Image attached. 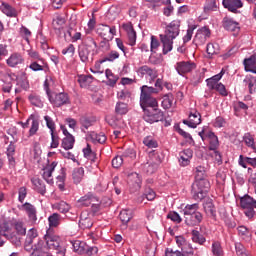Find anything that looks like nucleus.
Wrapping results in <instances>:
<instances>
[{
	"mask_svg": "<svg viewBox=\"0 0 256 256\" xmlns=\"http://www.w3.org/2000/svg\"><path fill=\"white\" fill-rule=\"evenodd\" d=\"M159 93V89L144 85L141 87L140 107L144 111L143 119L146 123H159L165 119V113L159 109L157 98L151 96Z\"/></svg>",
	"mask_w": 256,
	"mask_h": 256,
	"instance_id": "f257e3e1",
	"label": "nucleus"
},
{
	"mask_svg": "<svg viewBox=\"0 0 256 256\" xmlns=\"http://www.w3.org/2000/svg\"><path fill=\"white\" fill-rule=\"evenodd\" d=\"M181 21L173 20L170 22L163 34H160V40L163 44V54L167 55L170 51H173V40L179 37V33L181 31Z\"/></svg>",
	"mask_w": 256,
	"mask_h": 256,
	"instance_id": "f03ea898",
	"label": "nucleus"
},
{
	"mask_svg": "<svg viewBox=\"0 0 256 256\" xmlns=\"http://www.w3.org/2000/svg\"><path fill=\"white\" fill-rule=\"evenodd\" d=\"M183 211L184 222L188 227H196L203 221V214L199 212V204H187Z\"/></svg>",
	"mask_w": 256,
	"mask_h": 256,
	"instance_id": "7ed1b4c3",
	"label": "nucleus"
},
{
	"mask_svg": "<svg viewBox=\"0 0 256 256\" xmlns=\"http://www.w3.org/2000/svg\"><path fill=\"white\" fill-rule=\"evenodd\" d=\"M44 241L46 242V247L56 251L57 255L65 256L67 253V249L63 246V241H61V237L55 235L53 231L47 230L46 234L44 235Z\"/></svg>",
	"mask_w": 256,
	"mask_h": 256,
	"instance_id": "20e7f679",
	"label": "nucleus"
},
{
	"mask_svg": "<svg viewBox=\"0 0 256 256\" xmlns=\"http://www.w3.org/2000/svg\"><path fill=\"white\" fill-rule=\"evenodd\" d=\"M44 89L46 90L48 99L53 107H63V105H69V103H71L68 93H55L49 91V85L47 84V80L44 82Z\"/></svg>",
	"mask_w": 256,
	"mask_h": 256,
	"instance_id": "39448f33",
	"label": "nucleus"
},
{
	"mask_svg": "<svg viewBox=\"0 0 256 256\" xmlns=\"http://www.w3.org/2000/svg\"><path fill=\"white\" fill-rule=\"evenodd\" d=\"M209 187H211L209 180H195V182L192 184L191 190L193 199H195V201H201L202 199H205V196L209 192Z\"/></svg>",
	"mask_w": 256,
	"mask_h": 256,
	"instance_id": "423d86ee",
	"label": "nucleus"
},
{
	"mask_svg": "<svg viewBox=\"0 0 256 256\" xmlns=\"http://www.w3.org/2000/svg\"><path fill=\"white\" fill-rule=\"evenodd\" d=\"M240 206L244 209V214L248 219H253L255 217V209H256V200L249 195H245L240 198Z\"/></svg>",
	"mask_w": 256,
	"mask_h": 256,
	"instance_id": "0eeeda50",
	"label": "nucleus"
},
{
	"mask_svg": "<svg viewBox=\"0 0 256 256\" xmlns=\"http://www.w3.org/2000/svg\"><path fill=\"white\" fill-rule=\"evenodd\" d=\"M79 207H93V209H99V198L92 192H88L78 200Z\"/></svg>",
	"mask_w": 256,
	"mask_h": 256,
	"instance_id": "6e6552de",
	"label": "nucleus"
},
{
	"mask_svg": "<svg viewBox=\"0 0 256 256\" xmlns=\"http://www.w3.org/2000/svg\"><path fill=\"white\" fill-rule=\"evenodd\" d=\"M15 79H17V75L15 73H4L2 75V91L4 93H11V89H13V81H15Z\"/></svg>",
	"mask_w": 256,
	"mask_h": 256,
	"instance_id": "1a4fd4ad",
	"label": "nucleus"
},
{
	"mask_svg": "<svg viewBox=\"0 0 256 256\" xmlns=\"http://www.w3.org/2000/svg\"><path fill=\"white\" fill-rule=\"evenodd\" d=\"M196 67L197 65L190 61L177 62L175 65V69L178 75H185V73H191V71H193V69H195Z\"/></svg>",
	"mask_w": 256,
	"mask_h": 256,
	"instance_id": "9d476101",
	"label": "nucleus"
},
{
	"mask_svg": "<svg viewBox=\"0 0 256 256\" xmlns=\"http://www.w3.org/2000/svg\"><path fill=\"white\" fill-rule=\"evenodd\" d=\"M122 29H124V31H126L127 33L128 44L131 45V47H133L135 43H137V32H135V29H133V24H123Z\"/></svg>",
	"mask_w": 256,
	"mask_h": 256,
	"instance_id": "9b49d317",
	"label": "nucleus"
},
{
	"mask_svg": "<svg viewBox=\"0 0 256 256\" xmlns=\"http://www.w3.org/2000/svg\"><path fill=\"white\" fill-rule=\"evenodd\" d=\"M22 211H25L26 215H28V219L35 223L37 221V208L33 206V204L26 202L24 203L21 208Z\"/></svg>",
	"mask_w": 256,
	"mask_h": 256,
	"instance_id": "f8f14e48",
	"label": "nucleus"
},
{
	"mask_svg": "<svg viewBox=\"0 0 256 256\" xmlns=\"http://www.w3.org/2000/svg\"><path fill=\"white\" fill-rule=\"evenodd\" d=\"M184 125H187L191 129H196L197 125H201V114L197 111L191 112L189 120H183Z\"/></svg>",
	"mask_w": 256,
	"mask_h": 256,
	"instance_id": "ddd939ff",
	"label": "nucleus"
},
{
	"mask_svg": "<svg viewBox=\"0 0 256 256\" xmlns=\"http://www.w3.org/2000/svg\"><path fill=\"white\" fill-rule=\"evenodd\" d=\"M92 51L93 50H91V48L85 45H80L78 47V55H79L80 61H82V63H89V61H93V57H91Z\"/></svg>",
	"mask_w": 256,
	"mask_h": 256,
	"instance_id": "4468645a",
	"label": "nucleus"
},
{
	"mask_svg": "<svg viewBox=\"0 0 256 256\" xmlns=\"http://www.w3.org/2000/svg\"><path fill=\"white\" fill-rule=\"evenodd\" d=\"M49 248L45 245L43 240H39L36 244L33 245V251L30 256H45L47 255Z\"/></svg>",
	"mask_w": 256,
	"mask_h": 256,
	"instance_id": "2eb2a0df",
	"label": "nucleus"
},
{
	"mask_svg": "<svg viewBox=\"0 0 256 256\" xmlns=\"http://www.w3.org/2000/svg\"><path fill=\"white\" fill-rule=\"evenodd\" d=\"M81 229H91L93 227V216L87 212H82L79 220Z\"/></svg>",
	"mask_w": 256,
	"mask_h": 256,
	"instance_id": "dca6fc26",
	"label": "nucleus"
},
{
	"mask_svg": "<svg viewBox=\"0 0 256 256\" xmlns=\"http://www.w3.org/2000/svg\"><path fill=\"white\" fill-rule=\"evenodd\" d=\"M222 5L231 13H237V9L243 7V2L241 0H223Z\"/></svg>",
	"mask_w": 256,
	"mask_h": 256,
	"instance_id": "f3484780",
	"label": "nucleus"
},
{
	"mask_svg": "<svg viewBox=\"0 0 256 256\" xmlns=\"http://www.w3.org/2000/svg\"><path fill=\"white\" fill-rule=\"evenodd\" d=\"M179 163L182 167H187L189 163H191V159H193V150L185 149L179 153Z\"/></svg>",
	"mask_w": 256,
	"mask_h": 256,
	"instance_id": "a211bd4d",
	"label": "nucleus"
},
{
	"mask_svg": "<svg viewBox=\"0 0 256 256\" xmlns=\"http://www.w3.org/2000/svg\"><path fill=\"white\" fill-rule=\"evenodd\" d=\"M55 167H57V162H52L44 168L42 177L49 185H53V171H55Z\"/></svg>",
	"mask_w": 256,
	"mask_h": 256,
	"instance_id": "6ab92c4d",
	"label": "nucleus"
},
{
	"mask_svg": "<svg viewBox=\"0 0 256 256\" xmlns=\"http://www.w3.org/2000/svg\"><path fill=\"white\" fill-rule=\"evenodd\" d=\"M8 67H17V65H23L25 63V59L19 53H13L10 57L6 60Z\"/></svg>",
	"mask_w": 256,
	"mask_h": 256,
	"instance_id": "aec40b11",
	"label": "nucleus"
},
{
	"mask_svg": "<svg viewBox=\"0 0 256 256\" xmlns=\"http://www.w3.org/2000/svg\"><path fill=\"white\" fill-rule=\"evenodd\" d=\"M138 75H141V77H145V75H148V77H150V79L152 80L157 79V71L147 65L141 66L138 69Z\"/></svg>",
	"mask_w": 256,
	"mask_h": 256,
	"instance_id": "412c9836",
	"label": "nucleus"
},
{
	"mask_svg": "<svg viewBox=\"0 0 256 256\" xmlns=\"http://www.w3.org/2000/svg\"><path fill=\"white\" fill-rule=\"evenodd\" d=\"M193 248H190L189 251H186L185 248H182V251L169 249L165 251V256H193Z\"/></svg>",
	"mask_w": 256,
	"mask_h": 256,
	"instance_id": "4be33fe9",
	"label": "nucleus"
},
{
	"mask_svg": "<svg viewBox=\"0 0 256 256\" xmlns=\"http://www.w3.org/2000/svg\"><path fill=\"white\" fill-rule=\"evenodd\" d=\"M223 27L226 31H232L233 33H239V30L241 29L239 23L229 18H224Z\"/></svg>",
	"mask_w": 256,
	"mask_h": 256,
	"instance_id": "5701e85b",
	"label": "nucleus"
},
{
	"mask_svg": "<svg viewBox=\"0 0 256 256\" xmlns=\"http://www.w3.org/2000/svg\"><path fill=\"white\" fill-rule=\"evenodd\" d=\"M204 212L206 213L207 217L211 219L217 218V210L215 209V205L211 201H207L203 204Z\"/></svg>",
	"mask_w": 256,
	"mask_h": 256,
	"instance_id": "b1692460",
	"label": "nucleus"
},
{
	"mask_svg": "<svg viewBox=\"0 0 256 256\" xmlns=\"http://www.w3.org/2000/svg\"><path fill=\"white\" fill-rule=\"evenodd\" d=\"M0 10L7 17H17L18 15L17 10L13 8V6H11L9 3L2 2L0 5Z\"/></svg>",
	"mask_w": 256,
	"mask_h": 256,
	"instance_id": "393cba45",
	"label": "nucleus"
},
{
	"mask_svg": "<svg viewBox=\"0 0 256 256\" xmlns=\"http://www.w3.org/2000/svg\"><path fill=\"white\" fill-rule=\"evenodd\" d=\"M245 71L256 74V56L252 55L249 58L244 59Z\"/></svg>",
	"mask_w": 256,
	"mask_h": 256,
	"instance_id": "a878e982",
	"label": "nucleus"
},
{
	"mask_svg": "<svg viewBox=\"0 0 256 256\" xmlns=\"http://www.w3.org/2000/svg\"><path fill=\"white\" fill-rule=\"evenodd\" d=\"M130 185L133 187L134 191H139L141 189V176L134 172L129 175Z\"/></svg>",
	"mask_w": 256,
	"mask_h": 256,
	"instance_id": "bb28decb",
	"label": "nucleus"
},
{
	"mask_svg": "<svg viewBox=\"0 0 256 256\" xmlns=\"http://www.w3.org/2000/svg\"><path fill=\"white\" fill-rule=\"evenodd\" d=\"M83 177H85V169L83 167L75 168L72 172V179L76 185H79L81 181H83Z\"/></svg>",
	"mask_w": 256,
	"mask_h": 256,
	"instance_id": "cd10ccee",
	"label": "nucleus"
},
{
	"mask_svg": "<svg viewBox=\"0 0 256 256\" xmlns=\"http://www.w3.org/2000/svg\"><path fill=\"white\" fill-rule=\"evenodd\" d=\"M244 87H248L250 95L256 91V80L253 76H246L243 80Z\"/></svg>",
	"mask_w": 256,
	"mask_h": 256,
	"instance_id": "c85d7f7f",
	"label": "nucleus"
},
{
	"mask_svg": "<svg viewBox=\"0 0 256 256\" xmlns=\"http://www.w3.org/2000/svg\"><path fill=\"white\" fill-rule=\"evenodd\" d=\"M173 101H175V97L173 96V93H168L162 96V107L163 109H171L173 107Z\"/></svg>",
	"mask_w": 256,
	"mask_h": 256,
	"instance_id": "c756f323",
	"label": "nucleus"
},
{
	"mask_svg": "<svg viewBox=\"0 0 256 256\" xmlns=\"http://www.w3.org/2000/svg\"><path fill=\"white\" fill-rule=\"evenodd\" d=\"M32 185L34 186L35 191L40 193V195H45L47 193V189L45 188V184L39 178L31 179Z\"/></svg>",
	"mask_w": 256,
	"mask_h": 256,
	"instance_id": "7c9ffc66",
	"label": "nucleus"
},
{
	"mask_svg": "<svg viewBox=\"0 0 256 256\" xmlns=\"http://www.w3.org/2000/svg\"><path fill=\"white\" fill-rule=\"evenodd\" d=\"M206 137L209 139V150L210 151H217V147H219V138L213 132H208Z\"/></svg>",
	"mask_w": 256,
	"mask_h": 256,
	"instance_id": "2f4dec72",
	"label": "nucleus"
},
{
	"mask_svg": "<svg viewBox=\"0 0 256 256\" xmlns=\"http://www.w3.org/2000/svg\"><path fill=\"white\" fill-rule=\"evenodd\" d=\"M17 85L21 87V89H24V91H27L29 89V80H27V74L25 72H22L20 77L17 76Z\"/></svg>",
	"mask_w": 256,
	"mask_h": 256,
	"instance_id": "473e14b6",
	"label": "nucleus"
},
{
	"mask_svg": "<svg viewBox=\"0 0 256 256\" xmlns=\"http://www.w3.org/2000/svg\"><path fill=\"white\" fill-rule=\"evenodd\" d=\"M49 227L55 228L61 225V215L59 213H53L48 217Z\"/></svg>",
	"mask_w": 256,
	"mask_h": 256,
	"instance_id": "72a5a7b5",
	"label": "nucleus"
},
{
	"mask_svg": "<svg viewBox=\"0 0 256 256\" xmlns=\"http://www.w3.org/2000/svg\"><path fill=\"white\" fill-rule=\"evenodd\" d=\"M28 121L31 122V127H30V130H29V135H30V137H33V135H35L37 133V131H39V120H37L35 118V116L31 115L28 118Z\"/></svg>",
	"mask_w": 256,
	"mask_h": 256,
	"instance_id": "f704fd0d",
	"label": "nucleus"
},
{
	"mask_svg": "<svg viewBox=\"0 0 256 256\" xmlns=\"http://www.w3.org/2000/svg\"><path fill=\"white\" fill-rule=\"evenodd\" d=\"M73 145H75V137L73 135H68L62 140V147L65 151H69V149H73Z\"/></svg>",
	"mask_w": 256,
	"mask_h": 256,
	"instance_id": "c9c22d12",
	"label": "nucleus"
},
{
	"mask_svg": "<svg viewBox=\"0 0 256 256\" xmlns=\"http://www.w3.org/2000/svg\"><path fill=\"white\" fill-rule=\"evenodd\" d=\"M72 246L75 253H78L79 255L85 254V248L87 247V244L85 242L76 240L72 243Z\"/></svg>",
	"mask_w": 256,
	"mask_h": 256,
	"instance_id": "e433bc0d",
	"label": "nucleus"
},
{
	"mask_svg": "<svg viewBox=\"0 0 256 256\" xmlns=\"http://www.w3.org/2000/svg\"><path fill=\"white\" fill-rule=\"evenodd\" d=\"M120 221L123 225H127L133 219V212L131 210H122L119 214Z\"/></svg>",
	"mask_w": 256,
	"mask_h": 256,
	"instance_id": "4c0bfd02",
	"label": "nucleus"
},
{
	"mask_svg": "<svg viewBox=\"0 0 256 256\" xmlns=\"http://www.w3.org/2000/svg\"><path fill=\"white\" fill-rule=\"evenodd\" d=\"M220 47L217 43H208L206 47V52L209 57H213V55H219Z\"/></svg>",
	"mask_w": 256,
	"mask_h": 256,
	"instance_id": "58836bf2",
	"label": "nucleus"
},
{
	"mask_svg": "<svg viewBox=\"0 0 256 256\" xmlns=\"http://www.w3.org/2000/svg\"><path fill=\"white\" fill-rule=\"evenodd\" d=\"M161 164V160H158L157 162L154 163H147L144 165V170L148 175H153L155 171L159 168V165Z\"/></svg>",
	"mask_w": 256,
	"mask_h": 256,
	"instance_id": "ea45409f",
	"label": "nucleus"
},
{
	"mask_svg": "<svg viewBox=\"0 0 256 256\" xmlns=\"http://www.w3.org/2000/svg\"><path fill=\"white\" fill-rule=\"evenodd\" d=\"M243 141L250 149L256 153L255 138L250 133H246L243 136Z\"/></svg>",
	"mask_w": 256,
	"mask_h": 256,
	"instance_id": "a19ab883",
	"label": "nucleus"
},
{
	"mask_svg": "<svg viewBox=\"0 0 256 256\" xmlns=\"http://www.w3.org/2000/svg\"><path fill=\"white\" fill-rule=\"evenodd\" d=\"M191 234H192V241L194 243H198L199 245H203V243H205L206 239L198 230H192Z\"/></svg>",
	"mask_w": 256,
	"mask_h": 256,
	"instance_id": "79ce46f5",
	"label": "nucleus"
},
{
	"mask_svg": "<svg viewBox=\"0 0 256 256\" xmlns=\"http://www.w3.org/2000/svg\"><path fill=\"white\" fill-rule=\"evenodd\" d=\"M116 59H119V52L112 50L100 60V63H106V61L113 62Z\"/></svg>",
	"mask_w": 256,
	"mask_h": 256,
	"instance_id": "37998d69",
	"label": "nucleus"
},
{
	"mask_svg": "<svg viewBox=\"0 0 256 256\" xmlns=\"http://www.w3.org/2000/svg\"><path fill=\"white\" fill-rule=\"evenodd\" d=\"M115 111L117 115H126V113L129 111V108L127 107V103L118 102L116 104Z\"/></svg>",
	"mask_w": 256,
	"mask_h": 256,
	"instance_id": "c03bdc74",
	"label": "nucleus"
},
{
	"mask_svg": "<svg viewBox=\"0 0 256 256\" xmlns=\"http://www.w3.org/2000/svg\"><path fill=\"white\" fill-rule=\"evenodd\" d=\"M29 69H31V71H43L45 69V64L39 62V60H34L30 63L29 65Z\"/></svg>",
	"mask_w": 256,
	"mask_h": 256,
	"instance_id": "a18cd8bd",
	"label": "nucleus"
},
{
	"mask_svg": "<svg viewBox=\"0 0 256 256\" xmlns=\"http://www.w3.org/2000/svg\"><path fill=\"white\" fill-rule=\"evenodd\" d=\"M217 9V0H206L204 6V12L209 13V11H215Z\"/></svg>",
	"mask_w": 256,
	"mask_h": 256,
	"instance_id": "49530a36",
	"label": "nucleus"
},
{
	"mask_svg": "<svg viewBox=\"0 0 256 256\" xmlns=\"http://www.w3.org/2000/svg\"><path fill=\"white\" fill-rule=\"evenodd\" d=\"M90 137L92 140L97 141V143H101V144L107 141V136H105V134L103 133L97 134L95 132H92L90 134Z\"/></svg>",
	"mask_w": 256,
	"mask_h": 256,
	"instance_id": "de8ad7c7",
	"label": "nucleus"
},
{
	"mask_svg": "<svg viewBox=\"0 0 256 256\" xmlns=\"http://www.w3.org/2000/svg\"><path fill=\"white\" fill-rule=\"evenodd\" d=\"M56 209H58L60 213H69L71 206L67 202L61 201L56 204Z\"/></svg>",
	"mask_w": 256,
	"mask_h": 256,
	"instance_id": "09e8293b",
	"label": "nucleus"
},
{
	"mask_svg": "<svg viewBox=\"0 0 256 256\" xmlns=\"http://www.w3.org/2000/svg\"><path fill=\"white\" fill-rule=\"evenodd\" d=\"M143 143H144V145H146V147H149V149H155L158 147L157 142L151 136L145 137L143 140Z\"/></svg>",
	"mask_w": 256,
	"mask_h": 256,
	"instance_id": "8fccbe9b",
	"label": "nucleus"
},
{
	"mask_svg": "<svg viewBox=\"0 0 256 256\" xmlns=\"http://www.w3.org/2000/svg\"><path fill=\"white\" fill-rule=\"evenodd\" d=\"M80 125L84 128V129H89V127H91L93 125V120H91L89 117L87 116H82L79 119Z\"/></svg>",
	"mask_w": 256,
	"mask_h": 256,
	"instance_id": "3c124183",
	"label": "nucleus"
},
{
	"mask_svg": "<svg viewBox=\"0 0 256 256\" xmlns=\"http://www.w3.org/2000/svg\"><path fill=\"white\" fill-rule=\"evenodd\" d=\"M14 227L18 235H25L27 233V229L21 221L14 222Z\"/></svg>",
	"mask_w": 256,
	"mask_h": 256,
	"instance_id": "603ef678",
	"label": "nucleus"
},
{
	"mask_svg": "<svg viewBox=\"0 0 256 256\" xmlns=\"http://www.w3.org/2000/svg\"><path fill=\"white\" fill-rule=\"evenodd\" d=\"M28 55L29 57H31V59H34V61H39V63H42V65H45V59L41 58V55H39V52L35 50H29Z\"/></svg>",
	"mask_w": 256,
	"mask_h": 256,
	"instance_id": "864d4df0",
	"label": "nucleus"
},
{
	"mask_svg": "<svg viewBox=\"0 0 256 256\" xmlns=\"http://www.w3.org/2000/svg\"><path fill=\"white\" fill-rule=\"evenodd\" d=\"M97 253H99V248H97V246L86 245V248L84 249V255L93 256L97 255Z\"/></svg>",
	"mask_w": 256,
	"mask_h": 256,
	"instance_id": "5fc2aeb1",
	"label": "nucleus"
},
{
	"mask_svg": "<svg viewBox=\"0 0 256 256\" xmlns=\"http://www.w3.org/2000/svg\"><path fill=\"white\" fill-rule=\"evenodd\" d=\"M212 253L215 256H223V249L221 248V244L219 242H214L212 244Z\"/></svg>",
	"mask_w": 256,
	"mask_h": 256,
	"instance_id": "6e6d98bb",
	"label": "nucleus"
},
{
	"mask_svg": "<svg viewBox=\"0 0 256 256\" xmlns=\"http://www.w3.org/2000/svg\"><path fill=\"white\" fill-rule=\"evenodd\" d=\"M97 33L100 37L106 38L109 35V25L101 24L97 29Z\"/></svg>",
	"mask_w": 256,
	"mask_h": 256,
	"instance_id": "4d7b16f0",
	"label": "nucleus"
},
{
	"mask_svg": "<svg viewBox=\"0 0 256 256\" xmlns=\"http://www.w3.org/2000/svg\"><path fill=\"white\" fill-rule=\"evenodd\" d=\"M167 219H170L171 221H173V223H178V224L181 223V221H183V219L177 212H169L167 215Z\"/></svg>",
	"mask_w": 256,
	"mask_h": 256,
	"instance_id": "13d9d810",
	"label": "nucleus"
},
{
	"mask_svg": "<svg viewBox=\"0 0 256 256\" xmlns=\"http://www.w3.org/2000/svg\"><path fill=\"white\" fill-rule=\"evenodd\" d=\"M91 79H93V77L87 76V75H82V76H79L78 82L80 83L81 87H87V85H89V83H91Z\"/></svg>",
	"mask_w": 256,
	"mask_h": 256,
	"instance_id": "bf43d9fd",
	"label": "nucleus"
},
{
	"mask_svg": "<svg viewBox=\"0 0 256 256\" xmlns=\"http://www.w3.org/2000/svg\"><path fill=\"white\" fill-rule=\"evenodd\" d=\"M144 199H147V201H153V199H155V191L151 188L146 189L140 201H143Z\"/></svg>",
	"mask_w": 256,
	"mask_h": 256,
	"instance_id": "052dcab7",
	"label": "nucleus"
},
{
	"mask_svg": "<svg viewBox=\"0 0 256 256\" xmlns=\"http://www.w3.org/2000/svg\"><path fill=\"white\" fill-rule=\"evenodd\" d=\"M82 45H84V47H88V49H91L92 51L97 49V42H95V39H93V37L90 36L86 38V44Z\"/></svg>",
	"mask_w": 256,
	"mask_h": 256,
	"instance_id": "680f3d73",
	"label": "nucleus"
},
{
	"mask_svg": "<svg viewBox=\"0 0 256 256\" xmlns=\"http://www.w3.org/2000/svg\"><path fill=\"white\" fill-rule=\"evenodd\" d=\"M29 101L35 107H43V102L39 96L31 95L29 96Z\"/></svg>",
	"mask_w": 256,
	"mask_h": 256,
	"instance_id": "e2e57ef3",
	"label": "nucleus"
},
{
	"mask_svg": "<svg viewBox=\"0 0 256 256\" xmlns=\"http://www.w3.org/2000/svg\"><path fill=\"white\" fill-rule=\"evenodd\" d=\"M118 99L129 102V99H131V92H129V90H122L118 92Z\"/></svg>",
	"mask_w": 256,
	"mask_h": 256,
	"instance_id": "0e129e2a",
	"label": "nucleus"
},
{
	"mask_svg": "<svg viewBox=\"0 0 256 256\" xmlns=\"http://www.w3.org/2000/svg\"><path fill=\"white\" fill-rule=\"evenodd\" d=\"M44 120L46 121V126L50 129V133H55V122L53 118L50 116H44Z\"/></svg>",
	"mask_w": 256,
	"mask_h": 256,
	"instance_id": "69168bd1",
	"label": "nucleus"
},
{
	"mask_svg": "<svg viewBox=\"0 0 256 256\" xmlns=\"http://www.w3.org/2000/svg\"><path fill=\"white\" fill-rule=\"evenodd\" d=\"M205 177H206V175H205V167H203V166L196 167L195 179L196 180H201V179H205Z\"/></svg>",
	"mask_w": 256,
	"mask_h": 256,
	"instance_id": "338daca9",
	"label": "nucleus"
},
{
	"mask_svg": "<svg viewBox=\"0 0 256 256\" xmlns=\"http://www.w3.org/2000/svg\"><path fill=\"white\" fill-rule=\"evenodd\" d=\"M206 42L207 39L205 38V36H203L199 31H197L194 37V43H196V45H204V43Z\"/></svg>",
	"mask_w": 256,
	"mask_h": 256,
	"instance_id": "774afa93",
	"label": "nucleus"
}]
</instances>
